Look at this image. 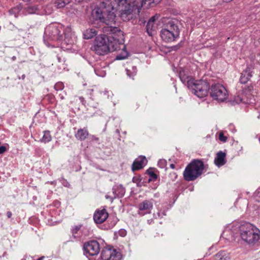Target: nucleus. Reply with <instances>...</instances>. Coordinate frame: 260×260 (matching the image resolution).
I'll return each mask as SVG.
<instances>
[{
	"instance_id": "1",
	"label": "nucleus",
	"mask_w": 260,
	"mask_h": 260,
	"mask_svg": "<svg viewBox=\"0 0 260 260\" xmlns=\"http://www.w3.org/2000/svg\"><path fill=\"white\" fill-rule=\"evenodd\" d=\"M117 12L124 21H127L129 19L128 16L132 13V8L126 0H103L92 10L91 16L93 19L107 25L104 27L103 31L111 35L108 37L109 52L117 50L122 47V53L116 58L121 60L127 58L128 54L123 45V32L117 26L118 25L116 14Z\"/></svg>"
},
{
	"instance_id": "2",
	"label": "nucleus",
	"mask_w": 260,
	"mask_h": 260,
	"mask_svg": "<svg viewBox=\"0 0 260 260\" xmlns=\"http://www.w3.org/2000/svg\"><path fill=\"white\" fill-rule=\"evenodd\" d=\"M239 234L241 240L250 246L256 244L260 240V230L255 225L248 223L241 224Z\"/></svg>"
},
{
	"instance_id": "3",
	"label": "nucleus",
	"mask_w": 260,
	"mask_h": 260,
	"mask_svg": "<svg viewBox=\"0 0 260 260\" xmlns=\"http://www.w3.org/2000/svg\"><path fill=\"white\" fill-rule=\"evenodd\" d=\"M204 169V165L201 160L193 159L185 168L184 178L187 181H193L202 175Z\"/></svg>"
},
{
	"instance_id": "4",
	"label": "nucleus",
	"mask_w": 260,
	"mask_h": 260,
	"mask_svg": "<svg viewBox=\"0 0 260 260\" xmlns=\"http://www.w3.org/2000/svg\"><path fill=\"white\" fill-rule=\"evenodd\" d=\"M179 35V29L175 20H169L160 31L161 39L166 42L174 41Z\"/></svg>"
},
{
	"instance_id": "5",
	"label": "nucleus",
	"mask_w": 260,
	"mask_h": 260,
	"mask_svg": "<svg viewBox=\"0 0 260 260\" xmlns=\"http://www.w3.org/2000/svg\"><path fill=\"white\" fill-rule=\"evenodd\" d=\"M187 87L192 93L200 98L206 96L209 89V85L207 82L195 81L193 79L187 80Z\"/></svg>"
},
{
	"instance_id": "6",
	"label": "nucleus",
	"mask_w": 260,
	"mask_h": 260,
	"mask_svg": "<svg viewBox=\"0 0 260 260\" xmlns=\"http://www.w3.org/2000/svg\"><path fill=\"white\" fill-rule=\"evenodd\" d=\"M91 50L100 55H104L109 52L108 44V37L101 35L96 37L94 44L91 47Z\"/></svg>"
},
{
	"instance_id": "7",
	"label": "nucleus",
	"mask_w": 260,
	"mask_h": 260,
	"mask_svg": "<svg viewBox=\"0 0 260 260\" xmlns=\"http://www.w3.org/2000/svg\"><path fill=\"white\" fill-rule=\"evenodd\" d=\"M210 95L214 100L223 102L228 99L229 94L224 86L220 84H215L211 86Z\"/></svg>"
},
{
	"instance_id": "8",
	"label": "nucleus",
	"mask_w": 260,
	"mask_h": 260,
	"mask_svg": "<svg viewBox=\"0 0 260 260\" xmlns=\"http://www.w3.org/2000/svg\"><path fill=\"white\" fill-rule=\"evenodd\" d=\"M83 249L86 256L96 255L100 250V244L96 241H90L84 243Z\"/></svg>"
},
{
	"instance_id": "9",
	"label": "nucleus",
	"mask_w": 260,
	"mask_h": 260,
	"mask_svg": "<svg viewBox=\"0 0 260 260\" xmlns=\"http://www.w3.org/2000/svg\"><path fill=\"white\" fill-rule=\"evenodd\" d=\"M63 31V28L61 25H49L45 30V34L49 36L53 40H60L62 39L61 32Z\"/></svg>"
},
{
	"instance_id": "10",
	"label": "nucleus",
	"mask_w": 260,
	"mask_h": 260,
	"mask_svg": "<svg viewBox=\"0 0 260 260\" xmlns=\"http://www.w3.org/2000/svg\"><path fill=\"white\" fill-rule=\"evenodd\" d=\"M101 256L103 260H120L121 258L120 252L110 247L103 248Z\"/></svg>"
},
{
	"instance_id": "11",
	"label": "nucleus",
	"mask_w": 260,
	"mask_h": 260,
	"mask_svg": "<svg viewBox=\"0 0 260 260\" xmlns=\"http://www.w3.org/2000/svg\"><path fill=\"white\" fill-rule=\"evenodd\" d=\"M152 201L146 200L139 203L138 206V214L142 216L150 214L153 207Z\"/></svg>"
},
{
	"instance_id": "12",
	"label": "nucleus",
	"mask_w": 260,
	"mask_h": 260,
	"mask_svg": "<svg viewBox=\"0 0 260 260\" xmlns=\"http://www.w3.org/2000/svg\"><path fill=\"white\" fill-rule=\"evenodd\" d=\"M109 214L105 209L97 210L93 215V219L96 223L104 222L108 217Z\"/></svg>"
},
{
	"instance_id": "13",
	"label": "nucleus",
	"mask_w": 260,
	"mask_h": 260,
	"mask_svg": "<svg viewBox=\"0 0 260 260\" xmlns=\"http://www.w3.org/2000/svg\"><path fill=\"white\" fill-rule=\"evenodd\" d=\"M161 0H140L138 8L144 7L146 9L152 7L159 3Z\"/></svg>"
},
{
	"instance_id": "14",
	"label": "nucleus",
	"mask_w": 260,
	"mask_h": 260,
	"mask_svg": "<svg viewBox=\"0 0 260 260\" xmlns=\"http://www.w3.org/2000/svg\"><path fill=\"white\" fill-rule=\"evenodd\" d=\"M145 161H146V159L145 156H141L139 157L134 161L132 165V170L134 171L142 169Z\"/></svg>"
},
{
	"instance_id": "15",
	"label": "nucleus",
	"mask_w": 260,
	"mask_h": 260,
	"mask_svg": "<svg viewBox=\"0 0 260 260\" xmlns=\"http://www.w3.org/2000/svg\"><path fill=\"white\" fill-rule=\"evenodd\" d=\"M225 156L226 154L224 152L222 151L218 152L214 159V163L216 166L220 167L224 165L226 162Z\"/></svg>"
},
{
	"instance_id": "16",
	"label": "nucleus",
	"mask_w": 260,
	"mask_h": 260,
	"mask_svg": "<svg viewBox=\"0 0 260 260\" xmlns=\"http://www.w3.org/2000/svg\"><path fill=\"white\" fill-rule=\"evenodd\" d=\"M251 77L252 74L250 71V69L247 68L241 73L240 78V82L241 83L245 84L249 81Z\"/></svg>"
},
{
	"instance_id": "17",
	"label": "nucleus",
	"mask_w": 260,
	"mask_h": 260,
	"mask_svg": "<svg viewBox=\"0 0 260 260\" xmlns=\"http://www.w3.org/2000/svg\"><path fill=\"white\" fill-rule=\"evenodd\" d=\"M89 135L88 132L86 128L79 129L75 134L76 138L80 140H84Z\"/></svg>"
},
{
	"instance_id": "18",
	"label": "nucleus",
	"mask_w": 260,
	"mask_h": 260,
	"mask_svg": "<svg viewBox=\"0 0 260 260\" xmlns=\"http://www.w3.org/2000/svg\"><path fill=\"white\" fill-rule=\"evenodd\" d=\"M98 34L96 29L94 28H88L83 32V38L88 40L93 38Z\"/></svg>"
},
{
	"instance_id": "19",
	"label": "nucleus",
	"mask_w": 260,
	"mask_h": 260,
	"mask_svg": "<svg viewBox=\"0 0 260 260\" xmlns=\"http://www.w3.org/2000/svg\"><path fill=\"white\" fill-rule=\"evenodd\" d=\"M215 260H230L229 254L224 251H220L214 256Z\"/></svg>"
},
{
	"instance_id": "20",
	"label": "nucleus",
	"mask_w": 260,
	"mask_h": 260,
	"mask_svg": "<svg viewBox=\"0 0 260 260\" xmlns=\"http://www.w3.org/2000/svg\"><path fill=\"white\" fill-rule=\"evenodd\" d=\"M39 10L37 5H29L25 8V13L31 14L36 13Z\"/></svg>"
},
{
	"instance_id": "21",
	"label": "nucleus",
	"mask_w": 260,
	"mask_h": 260,
	"mask_svg": "<svg viewBox=\"0 0 260 260\" xmlns=\"http://www.w3.org/2000/svg\"><path fill=\"white\" fill-rule=\"evenodd\" d=\"M146 30L148 34L150 36H152L153 31H155L154 23H152V21H148L146 25Z\"/></svg>"
},
{
	"instance_id": "22",
	"label": "nucleus",
	"mask_w": 260,
	"mask_h": 260,
	"mask_svg": "<svg viewBox=\"0 0 260 260\" xmlns=\"http://www.w3.org/2000/svg\"><path fill=\"white\" fill-rule=\"evenodd\" d=\"M69 3V0H57L55 3V6L58 9H60L64 8Z\"/></svg>"
},
{
	"instance_id": "23",
	"label": "nucleus",
	"mask_w": 260,
	"mask_h": 260,
	"mask_svg": "<svg viewBox=\"0 0 260 260\" xmlns=\"http://www.w3.org/2000/svg\"><path fill=\"white\" fill-rule=\"evenodd\" d=\"M137 70L136 67H132L131 69H126V74L129 77L133 79V77L136 75Z\"/></svg>"
},
{
	"instance_id": "24",
	"label": "nucleus",
	"mask_w": 260,
	"mask_h": 260,
	"mask_svg": "<svg viewBox=\"0 0 260 260\" xmlns=\"http://www.w3.org/2000/svg\"><path fill=\"white\" fill-rule=\"evenodd\" d=\"M52 138L50 133L49 131H45L44 136L41 140L42 142L44 143H48L51 141Z\"/></svg>"
},
{
	"instance_id": "25",
	"label": "nucleus",
	"mask_w": 260,
	"mask_h": 260,
	"mask_svg": "<svg viewBox=\"0 0 260 260\" xmlns=\"http://www.w3.org/2000/svg\"><path fill=\"white\" fill-rule=\"evenodd\" d=\"M180 78L182 82L184 83H186L187 85V80H190V79H192L191 77H190L189 76H186L184 72H180Z\"/></svg>"
},
{
	"instance_id": "26",
	"label": "nucleus",
	"mask_w": 260,
	"mask_h": 260,
	"mask_svg": "<svg viewBox=\"0 0 260 260\" xmlns=\"http://www.w3.org/2000/svg\"><path fill=\"white\" fill-rule=\"evenodd\" d=\"M64 88V85L62 82H58L54 85V88L56 90H61Z\"/></svg>"
},
{
	"instance_id": "27",
	"label": "nucleus",
	"mask_w": 260,
	"mask_h": 260,
	"mask_svg": "<svg viewBox=\"0 0 260 260\" xmlns=\"http://www.w3.org/2000/svg\"><path fill=\"white\" fill-rule=\"evenodd\" d=\"M166 165L167 161L165 159H161L158 161V166L159 167L161 168H165L166 166Z\"/></svg>"
},
{
	"instance_id": "28",
	"label": "nucleus",
	"mask_w": 260,
	"mask_h": 260,
	"mask_svg": "<svg viewBox=\"0 0 260 260\" xmlns=\"http://www.w3.org/2000/svg\"><path fill=\"white\" fill-rule=\"evenodd\" d=\"M219 140L223 142H225L227 140V137L225 136L222 132L219 134Z\"/></svg>"
},
{
	"instance_id": "29",
	"label": "nucleus",
	"mask_w": 260,
	"mask_h": 260,
	"mask_svg": "<svg viewBox=\"0 0 260 260\" xmlns=\"http://www.w3.org/2000/svg\"><path fill=\"white\" fill-rule=\"evenodd\" d=\"M148 173L151 177V179H150L149 180L156 179L157 178L156 174H155L152 171L148 170Z\"/></svg>"
},
{
	"instance_id": "30",
	"label": "nucleus",
	"mask_w": 260,
	"mask_h": 260,
	"mask_svg": "<svg viewBox=\"0 0 260 260\" xmlns=\"http://www.w3.org/2000/svg\"><path fill=\"white\" fill-rule=\"evenodd\" d=\"M81 226H76L72 229V234L73 236L75 238L76 234L77 233L78 231L80 229Z\"/></svg>"
},
{
	"instance_id": "31",
	"label": "nucleus",
	"mask_w": 260,
	"mask_h": 260,
	"mask_svg": "<svg viewBox=\"0 0 260 260\" xmlns=\"http://www.w3.org/2000/svg\"><path fill=\"white\" fill-rule=\"evenodd\" d=\"M126 1L127 3L129 4V5H131V6H132V10H133V7L134 6H136V7H137L138 8V2L140 1V0H132L133 1V5H132L130 3H128L127 2V0H126Z\"/></svg>"
},
{
	"instance_id": "32",
	"label": "nucleus",
	"mask_w": 260,
	"mask_h": 260,
	"mask_svg": "<svg viewBox=\"0 0 260 260\" xmlns=\"http://www.w3.org/2000/svg\"><path fill=\"white\" fill-rule=\"evenodd\" d=\"M6 151V148L4 146H2L0 147V154H3Z\"/></svg>"
},
{
	"instance_id": "33",
	"label": "nucleus",
	"mask_w": 260,
	"mask_h": 260,
	"mask_svg": "<svg viewBox=\"0 0 260 260\" xmlns=\"http://www.w3.org/2000/svg\"><path fill=\"white\" fill-rule=\"evenodd\" d=\"M126 232L125 230H121L119 232V234L122 237H124L126 235Z\"/></svg>"
},
{
	"instance_id": "34",
	"label": "nucleus",
	"mask_w": 260,
	"mask_h": 260,
	"mask_svg": "<svg viewBox=\"0 0 260 260\" xmlns=\"http://www.w3.org/2000/svg\"><path fill=\"white\" fill-rule=\"evenodd\" d=\"M155 21V17L153 16L148 21H152V23H154V22Z\"/></svg>"
},
{
	"instance_id": "35",
	"label": "nucleus",
	"mask_w": 260,
	"mask_h": 260,
	"mask_svg": "<svg viewBox=\"0 0 260 260\" xmlns=\"http://www.w3.org/2000/svg\"><path fill=\"white\" fill-rule=\"evenodd\" d=\"M7 216L8 218H11L12 216V213L10 211H8L7 213Z\"/></svg>"
},
{
	"instance_id": "36",
	"label": "nucleus",
	"mask_w": 260,
	"mask_h": 260,
	"mask_svg": "<svg viewBox=\"0 0 260 260\" xmlns=\"http://www.w3.org/2000/svg\"><path fill=\"white\" fill-rule=\"evenodd\" d=\"M11 59L13 61H15L16 59V57L15 56H14L11 58Z\"/></svg>"
},
{
	"instance_id": "37",
	"label": "nucleus",
	"mask_w": 260,
	"mask_h": 260,
	"mask_svg": "<svg viewBox=\"0 0 260 260\" xmlns=\"http://www.w3.org/2000/svg\"><path fill=\"white\" fill-rule=\"evenodd\" d=\"M170 167H171V168H172V169H174V168H175V165H174V164H171V165H170Z\"/></svg>"
},
{
	"instance_id": "38",
	"label": "nucleus",
	"mask_w": 260,
	"mask_h": 260,
	"mask_svg": "<svg viewBox=\"0 0 260 260\" xmlns=\"http://www.w3.org/2000/svg\"><path fill=\"white\" fill-rule=\"evenodd\" d=\"M79 99H80V101H81V102H83L84 98L83 97H80Z\"/></svg>"
},
{
	"instance_id": "39",
	"label": "nucleus",
	"mask_w": 260,
	"mask_h": 260,
	"mask_svg": "<svg viewBox=\"0 0 260 260\" xmlns=\"http://www.w3.org/2000/svg\"><path fill=\"white\" fill-rule=\"evenodd\" d=\"M94 138V140H95V141H98L99 140V138H96V137H93Z\"/></svg>"
},
{
	"instance_id": "40",
	"label": "nucleus",
	"mask_w": 260,
	"mask_h": 260,
	"mask_svg": "<svg viewBox=\"0 0 260 260\" xmlns=\"http://www.w3.org/2000/svg\"><path fill=\"white\" fill-rule=\"evenodd\" d=\"M43 258H44V257H40L39 258H38L37 260H43Z\"/></svg>"
},
{
	"instance_id": "41",
	"label": "nucleus",
	"mask_w": 260,
	"mask_h": 260,
	"mask_svg": "<svg viewBox=\"0 0 260 260\" xmlns=\"http://www.w3.org/2000/svg\"><path fill=\"white\" fill-rule=\"evenodd\" d=\"M24 2H30L31 0H23Z\"/></svg>"
},
{
	"instance_id": "42",
	"label": "nucleus",
	"mask_w": 260,
	"mask_h": 260,
	"mask_svg": "<svg viewBox=\"0 0 260 260\" xmlns=\"http://www.w3.org/2000/svg\"><path fill=\"white\" fill-rule=\"evenodd\" d=\"M58 61H59V62H60V58L59 57H58Z\"/></svg>"
},
{
	"instance_id": "43",
	"label": "nucleus",
	"mask_w": 260,
	"mask_h": 260,
	"mask_svg": "<svg viewBox=\"0 0 260 260\" xmlns=\"http://www.w3.org/2000/svg\"><path fill=\"white\" fill-rule=\"evenodd\" d=\"M259 194V196L260 197V191L257 193Z\"/></svg>"
},
{
	"instance_id": "44",
	"label": "nucleus",
	"mask_w": 260,
	"mask_h": 260,
	"mask_svg": "<svg viewBox=\"0 0 260 260\" xmlns=\"http://www.w3.org/2000/svg\"><path fill=\"white\" fill-rule=\"evenodd\" d=\"M25 77V76L24 75H23L22 76V78H24Z\"/></svg>"
}]
</instances>
